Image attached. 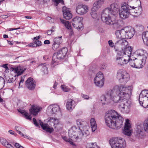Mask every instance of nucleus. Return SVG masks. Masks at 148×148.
<instances>
[{"label": "nucleus", "instance_id": "nucleus-36", "mask_svg": "<svg viewBox=\"0 0 148 148\" xmlns=\"http://www.w3.org/2000/svg\"><path fill=\"white\" fill-rule=\"evenodd\" d=\"M38 67L44 74H47L48 73L47 64H46L45 63L39 65Z\"/></svg>", "mask_w": 148, "mask_h": 148}, {"label": "nucleus", "instance_id": "nucleus-62", "mask_svg": "<svg viewBox=\"0 0 148 148\" xmlns=\"http://www.w3.org/2000/svg\"><path fill=\"white\" fill-rule=\"evenodd\" d=\"M48 57L47 55H45L43 56V58L44 60H47L48 59Z\"/></svg>", "mask_w": 148, "mask_h": 148}, {"label": "nucleus", "instance_id": "nucleus-32", "mask_svg": "<svg viewBox=\"0 0 148 148\" xmlns=\"http://www.w3.org/2000/svg\"><path fill=\"white\" fill-rule=\"evenodd\" d=\"M39 122L42 129L47 132L51 133L53 131V128L52 127H50L47 124H44L40 120L39 121Z\"/></svg>", "mask_w": 148, "mask_h": 148}, {"label": "nucleus", "instance_id": "nucleus-39", "mask_svg": "<svg viewBox=\"0 0 148 148\" xmlns=\"http://www.w3.org/2000/svg\"><path fill=\"white\" fill-rule=\"evenodd\" d=\"M18 111L22 114L23 115L26 119L30 120H32V117H30V116L28 115V113L25 110L19 109L18 110Z\"/></svg>", "mask_w": 148, "mask_h": 148}, {"label": "nucleus", "instance_id": "nucleus-33", "mask_svg": "<svg viewBox=\"0 0 148 148\" xmlns=\"http://www.w3.org/2000/svg\"><path fill=\"white\" fill-rule=\"evenodd\" d=\"M105 0H96L93 4V7L99 9L103 5Z\"/></svg>", "mask_w": 148, "mask_h": 148}, {"label": "nucleus", "instance_id": "nucleus-21", "mask_svg": "<svg viewBox=\"0 0 148 148\" xmlns=\"http://www.w3.org/2000/svg\"><path fill=\"white\" fill-rule=\"evenodd\" d=\"M107 8L109 9L110 11L113 15V16H114L118 13L119 7L117 3H114L111 4L109 7Z\"/></svg>", "mask_w": 148, "mask_h": 148}, {"label": "nucleus", "instance_id": "nucleus-43", "mask_svg": "<svg viewBox=\"0 0 148 148\" xmlns=\"http://www.w3.org/2000/svg\"><path fill=\"white\" fill-rule=\"evenodd\" d=\"M138 8L137 9H136V11H134V12L132 11V14H133L134 16L138 15L140 14L141 12V7L138 6Z\"/></svg>", "mask_w": 148, "mask_h": 148}, {"label": "nucleus", "instance_id": "nucleus-35", "mask_svg": "<svg viewBox=\"0 0 148 148\" xmlns=\"http://www.w3.org/2000/svg\"><path fill=\"white\" fill-rule=\"evenodd\" d=\"M40 111L39 107L36 106H33L29 109L31 114L36 116Z\"/></svg>", "mask_w": 148, "mask_h": 148}, {"label": "nucleus", "instance_id": "nucleus-48", "mask_svg": "<svg viewBox=\"0 0 148 148\" xmlns=\"http://www.w3.org/2000/svg\"><path fill=\"white\" fill-rule=\"evenodd\" d=\"M0 141L2 145L6 146L8 148V145H10V144H9L6 139L4 138L1 139Z\"/></svg>", "mask_w": 148, "mask_h": 148}, {"label": "nucleus", "instance_id": "nucleus-4", "mask_svg": "<svg viewBox=\"0 0 148 148\" xmlns=\"http://www.w3.org/2000/svg\"><path fill=\"white\" fill-rule=\"evenodd\" d=\"M67 51V48L65 47L59 51L57 53H54L53 56L51 64L55 65L57 64L61 59L64 58Z\"/></svg>", "mask_w": 148, "mask_h": 148}, {"label": "nucleus", "instance_id": "nucleus-57", "mask_svg": "<svg viewBox=\"0 0 148 148\" xmlns=\"http://www.w3.org/2000/svg\"><path fill=\"white\" fill-rule=\"evenodd\" d=\"M54 31V30L53 29H52L51 30H48L47 31V33L48 35H50L52 34V32H53Z\"/></svg>", "mask_w": 148, "mask_h": 148}, {"label": "nucleus", "instance_id": "nucleus-1", "mask_svg": "<svg viewBox=\"0 0 148 148\" xmlns=\"http://www.w3.org/2000/svg\"><path fill=\"white\" fill-rule=\"evenodd\" d=\"M133 89L132 85L127 87L122 85L115 86L101 97L102 105H112L114 103L124 102L130 98Z\"/></svg>", "mask_w": 148, "mask_h": 148}, {"label": "nucleus", "instance_id": "nucleus-52", "mask_svg": "<svg viewBox=\"0 0 148 148\" xmlns=\"http://www.w3.org/2000/svg\"><path fill=\"white\" fill-rule=\"evenodd\" d=\"M81 96L83 98L86 99H88L89 98V96L86 95L82 94Z\"/></svg>", "mask_w": 148, "mask_h": 148}, {"label": "nucleus", "instance_id": "nucleus-25", "mask_svg": "<svg viewBox=\"0 0 148 148\" xmlns=\"http://www.w3.org/2000/svg\"><path fill=\"white\" fill-rule=\"evenodd\" d=\"M126 3L130 5L131 8L136 9H138V7L141 4L140 0H128Z\"/></svg>", "mask_w": 148, "mask_h": 148}, {"label": "nucleus", "instance_id": "nucleus-27", "mask_svg": "<svg viewBox=\"0 0 148 148\" xmlns=\"http://www.w3.org/2000/svg\"><path fill=\"white\" fill-rule=\"evenodd\" d=\"M25 83L26 86L29 89L32 90L34 89L36 84L32 78H29L26 81Z\"/></svg>", "mask_w": 148, "mask_h": 148}, {"label": "nucleus", "instance_id": "nucleus-16", "mask_svg": "<svg viewBox=\"0 0 148 148\" xmlns=\"http://www.w3.org/2000/svg\"><path fill=\"white\" fill-rule=\"evenodd\" d=\"M78 129H79V132H78L79 133V135H78L79 139H81L83 136L86 137L89 134V132L87 127L84 126H81Z\"/></svg>", "mask_w": 148, "mask_h": 148}, {"label": "nucleus", "instance_id": "nucleus-3", "mask_svg": "<svg viewBox=\"0 0 148 148\" xmlns=\"http://www.w3.org/2000/svg\"><path fill=\"white\" fill-rule=\"evenodd\" d=\"M131 52L127 53L124 50H119L117 53L115 58L116 63L119 65L124 66L129 62Z\"/></svg>", "mask_w": 148, "mask_h": 148}, {"label": "nucleus", "instance_id": "nucleus-7", "mask_svg": "<svg viewBox=\"0 0 148 148\" xmlns=\"http://www.w3.org/2000/svg\"><path fill=\"white\" fill-rule=\"evenodd\" d=\"M139 101L142 106L148 108V90L142 91L139 96Z\"/></svg>", "mask_w": 148, "mask_h": 148}, {"label": "nucleus", "instance_id": "nucleus-60", "mask_svg": "<svg viewBox=\"0 0 148 148\" xmlns=\"http://www.w3.org/2000/svg\"><path fill=\"white\" fill-rule=\"evenodd\" d=\"M50 43V41L49 40H46L44 41V43L45 44H49Z\"/></svg>", "mask_w": 148, "mask_h": 148}, {"label": "nucleus", "instance_id": "nucleus-31", "mask_svg": "<svg viewBox=\"0 0 148 148\" xmlns=\"http://www.w3.org/2000/svg\"><path fill=\"white\" fill-rule=\"evenodd\" d=\"M125 28L121 30H116L115 34L116 38H118L125 39Z\"/></svg>", "mask_w": 148, "mask_h": 148}, {"label": "nucleus", "instance_id": "nucleus-2", "mask_svg": "<svg viewBox=\"0 0 148 148\" xmlns=\"http://www.w3.org/2000/svg\"><path fill=\"white\" fill-rule=\"evenodd\" d=\"M105 120L107 126L112 129L120 128L123 121V119L121 115L112 110L106 112L105 116Z\"/></svg>", "mask_w": 148, "mask_h": 148}, {"label": "nucleus", "instance_id": "nucleus-17", "mask_svg": "<svg viewBox=\"0 0 148 148\" xmlns=\"http://www.w3.org/2000/svg\"><path fill=\"white\" fill-rule=\"evenodd\" d=\"M77 13L80 15L86 13L88 11V6L86 5H79L76 8Z\"/></svg>", "mask_w": 148, "mask_h": 148}, {"label": "nucleus", "instance_id": "nucleus-29", "mask_svg": "<svg viewBox=\"0 0 148 148\" xmlns=\"http://www.w3.org/2000/svg\"><path fill=\"white\" fill-rule=\"evenodd\" d=\"M137 55L139 56L138 57L139 59H141L143 61H146L147 56V54L146 52L143 50H138L136 52Z\"/></svg>", "mask_w": 148, "mask_h": 148}, {"label": "nucleus", "instance_id": "nucleus-19", "mask_svg": "<svg viewBox=\"0 0 148 148\" xmlns=\"http://www.w3.org/2000/svg\"><path fill=\"white\" fill-rule=\"evenodd\" d=\"M109 24H107L108 25H113V27L115 29H117L121 26L122 21L120 20H116V16H113V17L111 19L109 22Z\"/></svg>", "mask_w": 148, "mask_h": 148}, {"label": "nucleus", "instance_id": "nucleus-5", "mask_svg": "<svg viewBox=\"0 0 148 148\" xmlns=\"http://www.w3.org/2000/svg\"><path fill=\"white\" fill-rule=\"evenodd\" d=\"M109 143L112 148H125L126 143L122 139L112 138L109 140Z\"/></svg>", "mask_w": 148, "mask_h": 148}, {"label": "nucleus", "instance_id": "nucleus-61", "mask_svg": "<svg viewBox=\"0 0 148 148\" xmlns=\"http://www.w3.org/2000/svg\"><path fill=\"white\" fill-rule=\"evenodd\" d=\"M20 29V27H18V28H9L8 29V30L9 31H13V30H17V29Z\"/></svg>", "mask_w": 148, "mask_h": 148}, {"label": "nucleus", "instance_id": "nucleus-50", "mask_svg": "<svg viewBox=\"0 0 148 148\" xmlns=\"http://www.w3.org/2000/svg\"><path fill=\"white\" fill-rule=\"evenodd\" d=\"M54 2L56 3V5L57 6L59 3H61L63 4L64 1L63 0H53Z\"/></svg>", "mask_w": 148, "mask_h": 148}, {"label": "nucleus", "instance_id": "nucleus-9", "mask_svg": "<svg viewBox=\"0 0 148 148\" xmlns=\"http://www.w3.org/2000/svg\"><path fill=\"white\" fill-rule=\"evenodd\" d=\"M145 61H143L136 58H133L130 56L129 60V64L131 66L137 69L141 68L145 64Z\"/></svg>", "mask_w": 148, "mask_h": 148}, {"label": "nucleus", "instance_id": "nucleus-42", "mask_svg": "<svg viewBox=\"0 0 148 148\" xmlns=\"http://www.w3.org/2000/svg\"><path fill=\"white\" fill-rule=\"evenodd\" d=\"M49 121L53 123V125H58L59 123V119L56 118L51 117L49 120Z\"/></svg>", "mask_w": 148, "mask_h": 148}, {"label": "nucleus", "instance_id": "nucleus-44", "mask_svg": "<svg viewBox=\"0 0 148 148\" xmlns=\"http://www.w3.org/2000/svg\"><path fill=\"white\" fill-rule=\"evenodd\" d=\"M85 122L81 119H78L76 121L77 124L79 127L81 126L83 127V126L85 123Z\"/></svg>", "mask_w": 148, "mask_h": 148}, {"label": "nucleus", "instance_id": "nucleus-55", "mask_svg": "<svg viewBox=\"0 0 148 148\" xmlns=\"http://www.w3.org/2000/svg\"><path fill=\"white\" fill-rule=\"evenodd\" d=\"M15 129L18 132L19 131H20V130H22V128L21 127L18 126H15Z\"/></svg>", "mask_w": 148, "mask_h": 148}, {"label": "nucleus", "instance_id": "nucleus-8", "mask_svg": "<svg viewBox=\"0 0 148 148\" xmlns=\"http://www.w3.org/2000/svg\"><path fill=\"white\" fill-rule=\"evenodd\" d=\"M116 77L119 82L125 83L129 79L130 75L125 71L119 70L117 72Z\"/></svg>", "mask_w": 148, "mask_h": 148}, {"label": "nucleus", "instance_id": "nucleus-26", "mask_svg": "<svg viewBox=\"0 0 148 148\" xmlns=\"http://www.w3.org/2000/svg\"><path fill=\"white\" fill-rule=\"evenodd\" d=\"M129 121V120L128 119H126L124 129L123 131V134L128 136H130L131 133L130 129L131 125Z\"/></svg>", "mask_w": 148, "mask_h": 148}, {"label": "nucleus", "instance_id": "nucleus-18", "mask_svg": "<svg viewBox=\"0 0 148 148\" xmlns=\"http://www.w3.org/2000/svg\"><path fill=\"white\" fill-rule=\"evenodd\" d=\"M130 105L127 102L122 103L119 106V108L122 112L127 114L130 111Z\"/></svg>", "mask_w": 148, "mask_h": 148}, {"label": "nucleus", "instance_id": "nucleus-47", "mask_svg": "<svg viewBox=\"0 0 148 148\" xmlns=\"http://www.w3.org/2000/svg\"><path fill=\"white\" fill-rule=\"evenodd\" d=\"M143 125L145 131L148 132V119L144 121Z\"/></svg>", "mask_w": 148, "mask_h": 148}, {"label": "nucleus", "instance_id": "nucleus-22", "mask_svg": "<svg viewBox=\"0 0 148 148\" xmlns=\"http://www.w3.org/2000/svg\"><path fill=\"white\" fill-rule=\"evenodd\" d=\"M62 12L64 18L66 19L69 20L72 18V14L70 9L64 6L62 8Z\"/></svg>", "mask_w": 148, "mask_h": 148}, {"label": "nucleus", "instance_id": "nucleus-51", "mask_svg": "<svg viewBox=\"0 0 148 148\" xmlns=\"http://www.w3.org/2000/svg\"><path fill=\"white\" fill-rule=\"evenodd\" d=\"M24 76L23 77H21V80H20L19 83V85L18 86L19 88H20L22 87V85H21V83H22L23 82L24 80Z\"/></svg>", "mask_w": 148, "mask_h": 148}, {"label": "nucleus", "instance_id": "nucleus-23", "mask_svg": "<svg viewBox=\"0 0 148 148\" xmlns=\"http://www.w3.org/2000/svg\"><path fill=\"white\" fill-rule=\"evenodd\" d=\"M125 39L131 38L134 34V29L131 27H127L125 28Z\"/></svg>", "mask_w": 148, "mask_h": 148}, {"label": "nucleus", "instance_id": "nucleus-56", "mask_svg": "<svg viewBox=\"0 0 148 148\" xmlns=\"http://www.w3.org/2000/svg\"><path fill=\"white\" fill-rule=\"evenodd\" d=\"M33 121L34 124L37 127L39 126V125L36 121V119L35 118H34L33 119Z\"/></svg>", "mask_w": 148, "mask_h": 148}, {"label": "nucleus", "instance_id": "nucleus-6", "mask_svg": "<svg viewBox=\"0 0 148 148\" xmlns=\"http://www.w3.org/2000/svg\"><path fill=\"white\" fill-rule=\"evenodd\" d=\"M131 10L130 5L126 3H124L122 4L119 11L120 17L123 19L127 18L130 14V12Z\"/></svg>", "mask_w": 148, "mask_h": 148}, {"label": "nucleus", "instance_id": "nucleus-14", "mask_svg": "<svg viewBox=\"0 0 148 148\" xmlns=\"http://www.w3.org/2000/svg\"><path fill=\"white\" fill-rule=\"evenodd\" d=\"M79 129L76 127H72L69 132V137L73 140H77L79 138L78 135H79Z\"/></svg>", "mask_w": 148, "mask_h": 148}, {"label": "nucleus", "instance_id": "nucleus-30", "mask_svg": "<svg viewBox=\"0 0 148 148\" xmlns=\"http://www.w3.org/2000/svg\"><path fill=\"white\" fill-rule=\"evenodd\" d=\"M60 21L62 23L64 24V25L69 30V35L72 36L73 34V30L71 29L70 23L68 21H65L64 19H61Z\"/></svg>", "mask_w": 148, "mask_h": 148}, {"label": "nucleus", "instance_id": "nucleus-11", "mask_svg": "<svg viewBox=\"0 0 148 148\" xmlns=\"http://www.w3.org/2000/svg\"><path fill=\"white\" fill-rule=\"evenodd\" d=\"M94 83L95 86L99 88L102 87L104 85V78L103 73L99 72L96 75L94 80Z\"/></svg>", "mask_w": 148, "mask_h": 148}, {"label": "nucleus", "instance_id": "nucleus-20", "mask_svg": "<svg viewBox=\"0 0 148 148\" xmlns=\"http://www.w3.org/2000/svg\"><path fill=\"white\" fill-rule=\"evenodd\" d=\"M60 108L59 106L56 104L50 105L47 108V111L50 112L51 114H56L60 111Z\"/></svg>", "mask_w": 148, "mask_h": 148}, {"label": "nucleus", "instance_id": "nucleus-15", "mask_svg": "<svg viewBox=\"0 0 148 148\" xmlns=\"http://www.w3.org/2000/svg\"><path fill=\"white\" fill-rule=\"evenodd\" d=\"M62 36L56 37L54 38L53 40L51 47L53 50L56 51L60 47V45L62 42Z\"/></svg>", "mask_w": 148, "mask_h": 148}, {"label": "nucleus", "instance_id": "nucleus-59", "mask_svg": "<svg viewBox=\"0 0 148 148\" xmlns=\"http://www.w3.org/2000/svg\"><path fill=\"white\" fill-rule=\"evenodd\" d=\"M20 135H21L22 136H23L24 138H27V136L26 135H24L22 133L21 131H19L18 132Z\"/></svg>", "mask_w": 148, "mask_h": 148}, {"label": "nucleus", "instance_id": "nucleus-12", "mask_svg": "<svg viewBox=\"0 0 148 148\" xmlns=\"http://www.w3.org/2000/svg\"><path fill=\"white\" fill-rule=\"evenodd\" d=\"M83 18L78 16L74 18L72 20V25L73 27L77 29L79 31L83 29V25L82 22Z\"/></svg>", "mask_w": 148, "mask_h": 148}, {"label": "nucleus", "instance_id": "nucleus-41", "mask_svg": "<svg viewBox=\"0 0 148 148\" xmlns=\"http://www.w3.org/2000/svg\"><path fill=\"white\" fill-rule=\"evenodd\" d=\"M86 148H100L96 143H89L87 144Z\"/></svg>", "mask_w": 148, "mask_h": 148}, {"label": "nucleus", "instance_id": "nucleus-37", "mask_svg": "<svg viewBox=\"0 0 148 148\" xmlns=\"http://www.w3.org/2000/svg\"><path fill=\"white\" fill-rule=\"evenodd\" d=\"M90 122L92 131L94 132L96 130L97 128L96 122L94 118H92L90 120Z\"/></svg>", "mask_w": 148, "mask_h": 148}, {"label": "nucleus", "instance_id": "nucleus-45", "mask_svg": "<svg viewBox=\"0 0 148 148\" xmlns=\"http://www.w3.org/2000/svg\"><path fill=\"white\" fill-rule=\"evenodd\" d=\"M62 138L66 142H69L71 145H75V144L73 142V140L71 138H69V139L67 137L65 136H62Z\"/></svg>", "mask_w": 148, "mask_h": 148}, {"label": "nucleus", "instance_id": "nucleus-49", "mask_svg": "<svg viewBox=\"0 0 148 148\" xmlns=\"http://www.w3.org/2000/svg\"><path fill=\"white\" fill-rule=\"evenodd\" d=\"M61 88L65 92H68L70 90V88L68 87L65 85H62L61 86Z\"/></svg>", "mask_w": 148, "mask_h": 148}, {"label": "nucleus", "instance_id": "nucleus-13", "mask_svg": "<svg viewBox=\"0 0 148 148\" xmlns=\"http://www.w3.org/2000/svg\"><path fill=\"white\" fill-rule=\"evenodd\" d=\"M124 39H122L117 41L115 43V44H118L122 46V49L120 50H124L127 53L129 52V51L132 52L131 48L129 47L128 45L127 42Z\"/></svg>", "mask_w": 148, "mask_h": 148}, {"label": "nucleus", "instance_id": "nucleus-54", "mask_svg": "<svg viewBox=\"0 0 148 148\" xmlns=\"http://www.w3.org/2000/svg\"><path fill=\"white\" fill-rule=\"evenodd\" d=\"M108 44L109 45L112 47H113L114 46V44L113 42H112V40H110L108 42Z\"/></svg>", "mask_w": 148, "mask_h": 148}, {"label": "nucleus", "instance_id": "nucleus-63", "mask_svg": "<svg viewBox=\"0 0 148 148\" xmlns=\"http://www.w3.org/2000/svg\"><path fill=\"white\" fill-rule=\"evenodd\" d=\"M40 37V36H37L36 37H35L34 38V39L35 40H38V39H39Z\"/></svg>", "mask_w": 148, "mask_h": 148}, {"label": "nucleus", "instance_id": "nucleus-28", "mask_svg": "<svg viewBox=\"0 0 148 148\" xmlns=\"http://www.w3.org/2000/svg\"><path fill=\"white\" fill-rule=\"evenodd\" d=\"M75 103L74 100L71 99H67L66 103V108L68 110L70 111H72L75 108Z\"/></svg>", "mask_w": 148, "mask_h": 148}, {"label": "nucleus", "instance_id": "nucleus-38", "mask_svg": "<svg viewBox=\"0 0 148 148\" xmlns=\"http://www.w3.org/2000/svg\"><path fill=\"white\" fill-rule=\"evenodd\" d=\"M142 38L144 44L148 46V31L142 33Z\"/></svg>", "mask_w": 148, "mask_h": 148}, {"label": "nucleus", "instance_id": "nucleus-53", "mask_svg": "<svg viewBox=\"0 0 148 148\" xmlns=\"http://www.w3.org/2000/svg\"><path fill=\"white\" fill-rule=\"evenodd\" d=\"M14 146L16 148H24L22 146L18 143H15Z\"/></svg>", "mask_w": 148, "mask_h": 148}, {"label": "nucleus", "instance_id": "nucleus-64", "mask_svg": "<svg viewBox=\"0 0 148 148\" xmlns=\"http://www.w3.org/2000/svg\"><path fill=\"white\" fill-rule=\"evenodd\" d=\"M8 132L9 133L11 134H14V132L12 130H10Z\"/></svg>", "mask_w": 148, "mask_h": 148}, {"label": "nucleus", "instance_id": "nucleus-58", "mask_svg": "<svg viewBox=\"0 0 148 148\" xmlns=\"http://www.w3.org/2000/svg\"><path fill=\"white\" fill-rule=\"evenodd\" d=\"M7 64H5L2 65V67L5 68L6 70H8L9 69L8 68V67Z\"/></svg>", "mask_w": 148, "mask_h": 148}, {"label": "nucleus", "instance_id": "nucleus-24", "mask_svg": "<svg viewBox=\"0 0 148 148\" xmlns=\"http://www.w3.org/2000/svg\"><path fill=\"white\" fill-rule=\"evenodd\" d=\"M143 127V125L142 124H140L137 126L135 129L134 132L135 134L137 137H140L143 135L145 130Z\"/></svg>", "mask_w": 148, "mask_h": 148}, {"label": "nucleus", "instance_id": "nucleus-46", "mask_svg": "<svg viewBox=\"0 0 148 148\" xmlns=\"http://www.w3.org/2000/svg\"><path fill=\"white\" fill-rule=\"evenodd\" d=\"M35 44H30V45H29L30 47H36V46H40L41 45V42L39 40H35Z\"/></svg>", "mask_w": 148, "mask_h": 148}, {"label": "nucleus", "instance_id": "nucleus-34", "mask_svg": "<svg viewBox=\"0 0 148 148\" xmlns=\"http://www.w3.org/2000/svg\"><path fill=\"white\" fill-rule=\"evenodd\" d=\"M11 70L14 72L17 73V76L21 75L24 72V70L20 66L14 68L12 67L11 68Z\"/></svg>", "mask_w": 148, "mask_h": 148}, {"label": "nucleus", "instance_id": "nucleus-40", "mask_svg": "<svg viewBox=\"0 0 148 148\" xmlns=\"http://www.w3.org/2000/svg\"><path fill=\"white\" fill-rule=\"evenodd\" d=\"M98 10L93 7L92 8V11L91 12L90 14L91 16L93 18L96 19L97 18V16L96 12Z\"/></svg>", "mask_w": 148, "mask_h": 148}, {"label": "nucleus", "instance_id": "nucleus-10", "mask_svg": "<svg viewBox=\"0 0 148 148\" xmlns=\"http://www.w3.org/2000/svg\"><path fill=\"white\" fill-rule=\"evenodd\" d=\"M108 8H106L103 10L101 13V19L106 24H109V22L113 17V15Z\"/></svg>", "mask_w": 148, "mask_h": 148}]
</instances>
